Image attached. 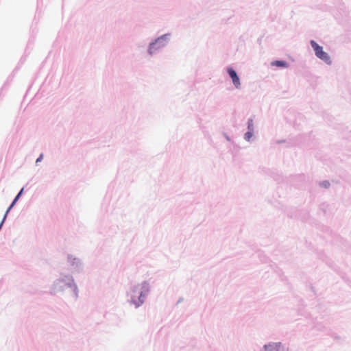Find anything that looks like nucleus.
Returning <instances> with one entry per match:
<instances>
[{
  "instance_id": "f257e3e1",
  "label": "nucleus",
  "mask_w": 351,
  "mask_h": 351,
  "mask_svg": "<svg viewBox=\"0 0 351 351\" xmlns=\"http://www.w3.org/2000/svg\"><path fill=\"white\" fill-rule=\"evenodd\" d=\"M148 291L149 286L146 282L135 287L131 295V302L134 304L136 307L141 306L143 303L142 298H143Z\"/></svg>"
},
{
  "instance_id": "f03ea898",
  "label": "nucleus",
  "mask_w": 351,
  "mask_h": 351,
  "mask_svg": "<svg viewBox=\"0 0 351 351\" xmlns=\"http://www.w3.org/2000/svg\"><path fill=\"white\" fill-rule=\"evenodd\" d=\"M311 45L313 50L315 51V53L316 56L324 61L326 63L330 64L331 63V60L330 56L328 53L323 50V47L319 46L315 41L311 40Z\"/></svg>"
},
{
  "instance_id": "7ed1b4c3",
  "label": "nucleus",
  "mask_w": 351,
  "mask_h": 351,
  "mask_svg": "<svg viewBox=\"0 0 351 351\" xmlns=\"http://www.w3.org/2000/svg\"><path fill=\"white\" fill-rule=\"evenodd\" d=\"M228 73L230 75V77H231V79L232 80V82L234 84V85L235 86L236 88H239L240 87V80H239V78L236 73V71L232 69V68H228Z\"/></svg>"
},
{
  "instance_id": "20e7f679",
  "label": "nucleus",
  "mask_w": 351,
  "mask_h": 351,
  "mask_svg": "<svg viewBox=\"0 0 351 351\" xmlns=\"http://www.w3.org/2000/svg\"><path fill=\"white\" fill-rule=\"evenodd\" d=\"M266 351H282V348L280 343H274L265 346Z\"/></svg>"
},
{
  "instance_id": "39448f33",
  "label": "nucleus",
  "mask_w": 351,
  "mask_h": 351,
  "mask_svg": "<svg viewBox=\"0 0 351 351\" xmlns=\"http://www.w3.org/2000/svg\"><path fill=\"white\" fill-rule=\"evenodd\" d=\"M271 65L280 67H287L288 63L285 61L276 60L271 62Z\"/></svg>"
},
{
  "instance_id": "423d86ee",
  "label": "nucleus",
  "mask_w": 351,
  "mask_h": 351,
  "mask_svg": "<svg viewBox=\"0 0 351 351\" xmlns=\"http://www.w3.org/2000/svg\"><path fill=\"white\" fill-rule=\"evenodd\" d=\"M160 40V38L158 39L155 43H152L149 46V52L150 54H152L153 53V49L155 47V45H156V43Z\"/></svg>"
},
{
  "instance_id": "0eeeda50",
  "label": "nucleus",
  "mask_w": 351,
  "mask_h": 351,
  "mask_svg": "<svg viewBox=\"0 0 351 351\" xmlns=\"http://www.w3.org/2000/svg\"><path fill=\"white\" fill-rule=\"evenodd\" d=\"M252 136V133L248 132L245 134V138L249 140L250 137Z\"/></svg>"
},
{
  "instance_id": "6e6552de",
  "label": "nucleus",
  "mask_w": 351,
  "mask_h": 351,
  "mask_svg": "<svg viewBox=\"0 0 351 351\" xmlns=\"http://www.w3.org/2000/svg\"><path fill=\"white\" fill-rule=\"evenodd\" d=\"M43 154H41V155H40V156L37 158V160H36V162H38L41 161V160H42V159H43Z\"/></svg>"
}]
</instances>
